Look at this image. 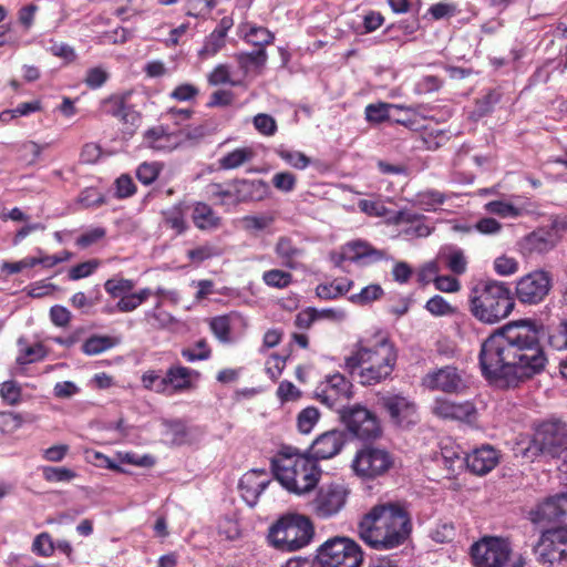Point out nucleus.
I'll list each match as a JSON object with an SVG mask.
<instances>
[{
	"label": "nucleus",
	"instance_id": "obj_1",
	"mask_svg": "<svg viewBox=\"0 0 567 567\" xmlns=\"http://www.w3.org/2000/svg\"><path fill=\"white\" fill-rule=\"evenodd\" d=\"M478 362L486 380L515 388L542 373L548 359L536 330L522 322L506 324L487 337Z\"/></svg>",
	"mask_w": 567,
	"mask_h": 567
},
{
	"label": "nucleus",
	"instance_id": "obj_2",
	"mask_svg": "<svg viewBox=\"0 0 567 567\" xmlns=\"http://www.w3.org/2000/svg\"><path fill=\"white\" fill-rule=\"evenodd\" d=\"M411 530L410 514L396 503L373 506L359 523L361 539L375 549H391L402 545Z\"/></svg>",
	"mask_w": 567,
	"mask_h": 567
},
{
	"label": "nucleus",
	"instance_id": "obj_3",
	"mask_svg": "<svg viewBox=\"0 0 567 567\" xmlns=\"http://www.w3.org/2000/svg\"><path fill=\"white\" fill-rule=\"evenodd\" d=\"M515 301L506 282L493 279L480 280L470 292V310L481 322L494 324L507 318Z\"/></svg>",
	"mask_w": 567,
	"mask_h": 567
},
{
	"label": "nucleus",
	"instance_id": "obj_4",
	"mask_svg": "<svg viewBox=\"0 0 567 567\" xmlns=\"http://www.w3.org/2000/svg\"><path fill=\"white\" fill-rule=\"evenodd\" d=\"M271 470L277 481L290 493L302 495L312 491L321 476V470L310 457L282 449L272 460Z\"/></svg>",
	"mask_w": 567,
	"mask_h": 567
},
{
	"label": "nucleus",
	"instance_id": "obj_5",
	"mask_svg": "<svg viewBox=\"0 0 567 567\" xmlns=\"http://www.w3.org/2000/svg\"><path fill=\"white\" fill-rule=\"evenodd\" d=\"M315 535L311 520L299 514L278 519L269 529L270 544L282 551H295L307 546Z\"/></svg>",
	"mask_w": 567,
	"mask_h": 567
},
{
	"label": "nucleus",
	"instance_id": "obj_6",
	"mask_svg": "<svg viewBox=\"0 0 567 567\" xmlns=\"http://www.w3.org/2000/svg\"><path fill=\"white\" fill-rule=\"evenodd\" d=\"M528 456L564 457L567 464V424L559 420L543 422L526 449Z\"/></svg>",
	"mask_w": 567,
	"mask_h": 567
},
{
	"label": "nucleus",
	"instance_id": "obj_7",
	"mask_svg": "<svg viewBox=\"0 0 567 567\" xmlns=\"http://www.w3.org/2000/svg\"><path fill=\"white\" fill-rule=\"evenodd\" d=\"M357 350L346 358V368L353 375L363 364H372L394 369L398 354L393 343L385 336H377L373 340H360Z\"/></svg>",
	"mask_w": 567,
	"mask_h": 567
},
{
	"label": "nucleus",
	"instance_id": "obj_8",
	"mask_svg": "<svg viewBox=\"0 0 567 567\" xmlns=\"http://www.w3.org/2000/svg\"><path fill=\"white\" fill-rule=\"evenodd\" d=\"M319 567H359L363 556L359 545L347 537H333L324 542L315 559Z\"/></svg>",
	"mask_w": 567,
	"mask_h": 567
},
{
	"label": "nucleus",
	"instance_id": "obj_9",
	"mask_svg": "<svg viewBox=\"0 0 567 567\" xmlns=\"http://www.w3.org/2000/svg\"><path fill=\"white\" fill-rule=\"evenodd\" d=\"M341 422L354 437L369 441L381 435V425L377 415L361 404H354L341 410Z\"/></svg>",
	"mask_w": 567,
	"mask_h": 567
},
{
	"label": "nucleus",
	"instance_id": "obj_10",
	"mask_svg": "<svg viewBox=\"0 0 567 567\" xmlns=\"http://www.w3.org/2000/svg\"><path fill=\"white\" fill-rule=\"evenodd\" d=\"M511 554L509 543L494 536H485L471 547L475 567H504L508 563Z\"/></svg>",
	"mask_w": 567,
	"mask_h": 567
},
{
	"label": "nucleus",
	"instance_id": "obj_11",
	"mask_svg": "<svg viewBox=\"0 0 567 567\" xmlns=\"http://www.w3.org/2000/svg\"><path fill=\"white\" fill-rule=\"evenodd\" d=\"M377 404L396 426L409 427L419 422L417 406L408 396L388 392L378 396Z\"/></svg>",
	"mask_w": 567,
	"mask_h": 567
},
{
	"label": "nucleus",
	"instance_id": "obj_12",
	"mask_svg": "<svg viewBox=\"0 0 567 567\" xmlns=\"http://www.w3.org/2000/svg\"><path fill=\"white\" fill-rule=\"evenodd\" d=\"M534 553L537 561L547 567L567 559V528L556 527L543 532Z\"/></svg>",
	"mask_w": 567,
	"mask_h": 567
},
{
	"label": "nucleus",
	"instance_id": "obj_13",
	"mask_svg": "<svg viewBox=\"0 0 567 567\" xmlns=\"http://www.w3.org/2000/svg\"><path fill=\"white\" fill-rule=\"evenodd\" d=\"M553 286V278L548 271L534 270L519 278L516 282L515 293L524 305H538L545 300Z\"/></svg>",
	"mask_w": 567,
	"mask_h": 567
},
{
	"label": "nucleus",
	"instance_id": "obj_14",
	"mask_svg": "<svg viewBox=\"0 0 567 567\" xmlns=\"http://www.w3.org/2000/svg\"><path fill=\"white\" fill-rule=\"evenodd\" d=\"M316 398L340 414L347 408L344 403L352 398V383L341 373L327 375L317 388Z\"/></svg>",
	"mask_w": 567,
	"mask_h": 567
},
{
	"label": "nucleus",
	"instance_id": "obj_15",
	"mask_svg": "<svg viewBox=\"0 0 567 567\" xmlns=\"http://www.w3.org/2000/svg\"><path fill=\"white\" fill-rule=\"evenodd\" d=\"M394 464V458L384 449L367 446L360 450L353 460V470L357 474L374 478L386 473Z\"/></svg>",
	"mask_w": 567,
	"mask_h": 567
},
{
	"label": "nucleus",
	"instance_id": "obj_16",
	"mask_svg": "<svg viewBox=\"0 0 567 567\" xmlns=\"http://www.w3.org/2000/svg\"><path fill=\"white\" fill-rule=\"evenodd\" d=\"M348 495L349 491L342 484L323 485L310 504L312 513L322 519L330 518L346 506Z\"/></svg>",
	"mask_w": 567,
	"mask_h": 567
},
{
	"label": "nucleus",
	"instance_id": "obj_17",
	"mask_svg": "<svg viewBox=\"0 0 567 567\" xmlns=\"http://www.w3.org/2000/svg\"><path fill=\"white\" fill-rule=\"evenodd\" d=\"M423 383L431 390H440L445 393H460L466 388L460 371L451 365L429 372L424 377Z\"/></svg>",
	"mask_w": 567,
	"mask_h": 567
},
{
	"label": "nucleus",
	"instance_id": "obj_18",
	"mask_svg": "<svg viewBox=\"0 0 567 567\" xmlns=\"http://www.w3.org/2000/svg\"><path fill=\"white\" fill-rule=\"evenodd\" d=\"M567 494H560L547 498L539 504L535 511L530 512V518L534 523H567Z\"/></svg>",
	"mask_w": 567,
	"mask_h": 567
},
{
	"label": "nucleus",
	"instance_id": "obj_19",
	"mask_svg": "<svg viewBox=\"0 0 567 567\" xmlns=\"http://www.w3.org/2000/svg\"><path fill=\"white\" fill-rule=\"evenodd\" d=\"M389 223L403 226L400 234L406 239L427 237L432 229L425 224L423 215L410 210H400L389 216Z\"/></svg>",
	"mask_w": 567,
	"mask_h": 567
},
{
	"label": "nucleus",
	"instance_id": "obj_20",
	"mask_svg": "<svg viewBox=\"0 0 567 567\" xmlns=\"http://www.w3.org/2000/svg\"><path fill=\"white\" fill-rule=\"evenodd\" d=\"M346 443V434L340 430H331L319 435L310 447L311 457L317 460H328L338 455Z\"/></svg>",
	"mask_w": 567,
	"mask_h": 567
},
{
	"label": "nucleus",
	"instance_id": "obj_21",
	"mask_svg": "<svg viewBox=\"0 0 567 567\" xmlns=\"http://www.w3.org/2000/svg\"><path fill=\"white\" fill-rule=\"evenodd\" d=\"M559 239L553 229L539 227L522 239L520 248L525 255H543L554 249Z\"/></svg>",
	"mask_w": 567,
	"mask_h": 567
},
{
	"label": "nucleus",
	"instance_id": "obj_22",
	"mask_svg": "<svg viewBox=\"0 0 567 567\" xmlns=\"http://www.w3.org/2000/svg\"><path fill=\"white\" fill-rule=\"evenodd\" d=\"M465 465L476 475L489 473L499 462V453L491 445H482L464 456Z\"/></svg>",
	"mask_w": 567,
	"mask_h": 567
},
{
	"label": "nucleus",
	"instance_id": "obj_23",
	"mask_svg": "<svg viewBox=\"0 0 567 567\" xmlns=\"http://www.w3.org/2000/svg\"><path fill=\"white\" fill-rule=\"evenodd\" d=\"M235 205L268 197L269 185L262 179H235Z\"/></svg>",
	"mask_w": 567,
	"mask_h": 567
},
{
	"label": "nucleus",
	"instance_id": "obj_24",
	"mask_svg": "<svg viewBox=\"0 0 567 567\" xmlns=\"http://www.w3.org/2000/svg\"><path fill=\"white\" fill-rule=\"evenodd\" d=\"M192 221L203 231L216 230L221 226V217L205 202H194L188 205Z\"/></svg>",
	"mask_w": 567,
	"mask_h": 567
},
{
	"label": "nucleus",
	"instance_id": "obj_25",
	"mask_svg": "<svg viewBox=\"0 0 567 567\" xmlns=\"http://www.w3.org/2000/svg\"><path fill=\"white\" fill-rule=\"evenodd\" d=\"M199 373L186 367L176 365L171 367L165 377L159 380L156 386L157 392H164L167 385H171L175 391H184L192 388V377H198Z\"/></svg>",
	"mask_w": 567,
	"mask_h": 567
},
{
	"label": "nucleus",
	"instance_id": "obj_26",
	"mask_svg": "<svg viewBox=\"0 0 567 567\" xmlns=\"http://www.w3.org/2000/svg\"><path fill=\"white\" fill-rule=\"evenodd\" d=\"M344 251H348L349 260L362 265H369L382 260L385 257L383 250L374 248L365 240L357 239L344 245Z\"/></svg>",
	"mask_w": 567,
	"mask_h": 567
},
{
	"label": "nucleus",
	"instance_id": "obj_27",
	"mask_svg": "<svg viewBox=\"0 0 567 567\" xmlns=\"http://www.w3.org/2000/svg\"><path fill=\"white\" fill-rule=\"evenodd\" d=\"M264 474L262 471L254 470L246 473L239 481L241 497L250 507L257 504L258 497L269 484L268 480H260Z\"/></svg>",
	"mask_w": 567,
	"mask_h": 567
},
{
	"label": "nucleus",
	"instance_id": "obj_28",
	"mask_svg": "<svg viewBox=\"0 0 567 567\" xmlns=\"http://www.w3.org/2000/svg\"><path fill=\"white\" fill-rule=\"evenodd\" d=\"M179 142L178 135L168 132L163 125L148 128L143 136L145 146L155 151H173L178 146Z\"/></svg>",
	"mask_w": 567,
	"mask_h": 567
},
{
	"label": "nucleus",
	"instance_id": "obj_29",
	"mask_svg": "<svg viewBox=\"0 0 567 567\" xmlns=\"http://www.w3.org/2000/svg\"><path fill=\"white\" fill-rule=\"evenodd\" d=\"M126 97L127 95H112L103 101V105L107 114L124 123L135 124L140 120V114L126 103Z\"/></svg>",
	"mask_w": 567,
	"mask_h": 567
},
{
	"label": "nucleus",
	"instance_id": "obj_30",
	"mask_svg": "<svg viewBox=\"0 0 567 567\" xmlns=\"http://www.w3.org/2000/svg\"><path fill=\"white\" fill-rule=\"evenodd\" d=\"M435 415L442 419L467 420L474 413V406L470 402L456 403L449 400H437L433 406Z\"/></svg>",
	"mask_w": 567,
	"mask_h": 567
},
{
	"label": "nucleus",
	"instance_id": "obj_31",
	"mask_svg": "<svg viewBox=\"0 0 567 567\" xmlns=\"http://www.w3.org/2000/svg\"><path fill=\"white\" fill-rule=\"evenodd\" d=\"M275 252L281 260V265L289 269H297L299 267L298 259L303 256V249L297 247L289 237H279Z\"/></svg>",
	"mask_w": 567,
	"mask_h": 567
},
{
	"label": "nucleus",
	"instance_id": "obj_32",
	"mask_svg": "<svg viewBox=\"0 0 567 567\" xmlns=\"http://www.w3.org/2000/svg\"><path fill=\"white\" fill-rule=\"evenodd\" d=\"M189 207L186 203L179 202L162 213L163 220L166 227L175 231L176 235H182L188 229L186 214Z\"/></svg>",
	"mask_w": 567,
	"mask_h": 567
},
{
	"label": "nucleus",
	"instance_id": "obj_33",
	"mask_svg": "<svg viewBox=\"0 0 567 567\" xmlns=\"http://www.w3.org/2000/svg\"><path fill=\"white\" fill-rule=\"evenodd\" d=\"M394 369L377 367L372 364H363L358 369L359 383L365 386L375 385L390 378Z\"/></svg>",
	"mask_w": 567,
	"mask_h": 567
},
{
	"label": "nucleus",
	"instance_id": "obj_34",
	"mask_svg": "<svg viewBox=\"0 0 567 567\" xmlns=\"http://www.w3.org/2000/svg\"><path fill=\"white\" fill-rule=\"evenodd\" d=\"M267 58L265 48L255 49L251 52H241L237 55L238 63L246 73L264 68Z\"/></svg>",
	"mask_w": 567,
	"mask_h": 567
},
{
	"label": "nucleus",
	"instance_id": "obj_35",
	"mask_svg": "<svg viewBox=\"0 0 567 567\" xmlns=\"http://www.w3.org/2000/svg\"><path fill=\"white\" fill-rule=\"evenodd\" d=\"M254 157V151L248 147L236 148L219 158L218 164L221 169H235L240 167Z\"/></svg>",
	"mask_w": 567,
	"mask_h": 567
},
{
	"label": "nucleus",
	"instance_id": "obj_36",
	"mask_svg": "<svg viewBox=\"0 0 567 567\" xmlns=\"http://www.w3.org/2000/svg\"><path fill=\"white\" fill-rule=\"evenodd\" d=\"M547 340L553 349L567 350V319H559L547 327Z\"/></svg>",
	"mask_w": 567,
	"mask_h": 567
},
{
	"label": "nucleus",
	"instance_id": "obj_37",
	"mask_svg": "<svg viewBox=\"0 0 567 567\" xmlns=\"http://www.w3.org/2000/svg\"><path fill=\"white\" fill-rule=\"evenodd\" d=\"M150 288H143L137 292H130L116 302L115 309L120 312H132L145 302L152 295Z\"/></svg>",
	"mask_w": 567,
	"mask_h": 567
},
{
	"label": "nucleus",
	"instance_id": "obj_38",
	"mask_svg": "<svg viewBox=\"0 0 567 567\" xmlns=\"http://www.w3.org/2000/svg\"><path fill=\"white\" fill-rule=\"evenodd\" d=\"M116 343L115 338L94 334L83 342L81 349L87 355H96L113 348Z\"/></svg>",
	"mask_w": 567,
	"mask_h": 567
},
{
	"label": "nucleus",
	"instance_id": "obj_39",
	"mask_svg": "<svg viewBox=\"0 0 567 567\" xmlns=\"http://www.w3.org/2000/svg\"><path fill=\"white\" fill-rule=\"evenodd\" d=\"M390 109L403 110L404 106L383 102L377 104H369L365 106L364 110L365 120L374 124L385 122L390 118Z\"/></svg>",
	"mask_w": 567,
	"mask_h": 567
},
{
	"label": "nucleus",
	"instance_id": "obj_40",
	"mask_svg": "<svg viewBox=\"0 0 567 567\" xmlns=\"http://www.w3.org/2000/svg\"><path fill=\"white\" fill-rule=\"evenodd\" d=\"M209 328L213 334L221 342V343H230L233 338L230 336L231 330V316L224 315L215 317L209 322Z\"/></svg>",
	"mask_w": 567,
	"mask_h": 567
},
{
	"label": "nucleus",
	"instance_id": "obj_41",
	"mask_svg": "<svg viewBox=\"0 0 567 567\" xmlns=\"http://www.w3.org/2000/svg\"><path fill=\"white\" fill-rule=\"evenodd\" d=\"M135 287V282L132 279L125 278H110L104 282L105 291L112 298H122V296H126L130 293Z\"/></svg>",
	"mask_w": 567,
	"mask_h": 567
},
{
	"label": "nucleus",
	"instance_id": "obj_42",
	"mask_svg": "<svg viewBox=\"0 0 567 567\" xmlns=\"http://www.w3.org/2000/svg\"><path fill=\"white\" fill-rule=\"evenodd\" d=\"M352 285V281H342L338 284H320L316 288V293L321 299H336L347 293Z\"/></svg>",
	"mask_w": 567,
	"mask_h": 567
},
{
	"label": "nucleus",
	"instance_id": "obj_43",
	"mask_svg": "<svg viewBox=\"0 0 567 567\" xmlns=\"http://www.w3.org/2000/svg\"><path fill=\"white\" fill-rule=\"evenodd\" d=\"M245 39L247 42L254 44L257 49L265 48V45L270 44L275 37L274 34L264 27L251 25L249 30L245 33Z\"/></svg>",
	"mask_w": 567,
	"mask_h": 567
},
{
	"label": "nucleus",
	"instance_id": "obj_44",
	"mask_svg": "<svg viewBox=\"0 0 567 567\" xmlns=\"http://www.w3.org/2000/svg\"><path fill=\"white\" fill-rule=\"evenodd\" d=\"M213 183L208 186L209 194L213 198L219 199L220 205L234 204L235 205V184L234 181L226 184Z\"/></svg>",
	"mask_w": 567,
	"mask_h": 567
},
{
	"label": "nucleus",
	"instance_id": "obj_45",
	"mask_svg": "<svg viewBox=\"0 0 567 567\" xmlns=\"http://www.w3.org/2000/svg\"><path fill=\"white\" fill-rule=\"evenodd\" d=\"M262 280L269 287L284 289L292 282V276L281 269H270L264 272Z\"/></svg>",
	"mask_w": 567,
	"mask_h": 567
},
{
	"label": "nucleus",
	"instance_id": "obj_46",
	"mask_svg": "<svg viewBox=\"0 0 567 567\" xmlns=\"http://www.w3.org/2000/svg\"><path fill=\"white\" fill-rule=\"evenodd\" d=\"M383 289L380 285L373 284L361 289L359 293L350 296L349 300L355 305L364 306L382 297Z\"/></svg>",
	"mask_w": 567,
	"mask_h": 567
},
{
	"label": "nucleus",
	"instance_id": "obj_47",
	"mask_svg": "<svg viewBox=\"0 0 567 567\" xmlns=\"http://www.w3.org/2000/svg\"><path fill=\"white\" fill-rule=\"evenodd\" d=\"M445 196L435 189H427L416 194L415 203L425 210L435 209L436 206L442 205Z\"/></svg>",
	"mask_w": 567,
	"mask_h": 567
},
{
	"label": "nucleus",
	"instance_id": "obj_48",
	"mask_svg": "<svg viewBox=\"0 0 567 567\" xmlns=\"http://www.w3.org/2000/svg\"><path fill=\"white\" fill-rule=\"evenodd\" d=\"M167 435L171 436L173 445H184L189 442V429L182 421H171L167 423Z\"/></svg>",
	"mask_w": 567,
	"mask_h": 567
},
{
	"label": "nucleus",
	"instance_id": "obj_49",
	"mask_svg": "<svg viewBox=\"0 0 567 567\" xmlns=\"http://www.w3.org/2000/svg\"><path fill=\"white\" fill-rule=\"evenodd\" d=\"M276 153L288 165L297 169H305L310 164V158L298 151H289L284 147H279L276 150Z\"/></svg>",
	"mask_w": 567,
	"mask_h": 567
},
{
	"label": "nucleus",
	"instance_id": "obj_50",
	"mask_svg": "<svg viewBox=\"0 0 567 567\" xmlns=\"http://www.w3.org/2000/svg\"><path fill=\"white\" fill-rule=\"evenodd\" d=\"M320 417L317 408L308 406L303 409L297 416V425L301 433L308 434L311 432Z\"/></svg>",
	"mask_w": 567,
	"mask_h": 567
},
{
	"label": "nucleus",
	"instance_id": "obj_51",
	"mask_svg": "<svg viewBox=\"0 0 567 567\" xmlns=\"http://www.w3.org/2000/svg\"><path fill=\"white\" fill-rule=\"evenodd\" d=\"M210 354L212 351L205 339L198 340L194 348H186L182 350V357L188 362L207 360L210 358Z\"/></svg>",
	"mask_w": 567,
	"mask_h": 567
},
{
	"label": "nucleus",
	"instance_id": "obj_52",
	"mask_svg": "<svg viewBox=\"0 0 567 567\" xmlns=\"http://www.w3.org/2000/svg\"><path fill=\"white\" fill-rule=\"evenodd\" d=\"M216 6V0H187L186 13L194 18H205Z\"/></svg>",
	"mask_w": 567,
	"mask_h": 567
},
{
	"label": "nucleus",
	"instance_id": "obj_53",
	"mask_svg": "<svg viewBox=\"0 0 567 567\" xmlns=\"http://www.w3.org/2000/svg\"><path fill=\"white\" fill-rule=\"evenodd\" d=\"M225 45V37L223 31H213L205 40L199 51L202 56H210L216 54Z\"/></svg>",
	"mask_w": 567,
	"mask_h": 567
},
{
	"label": "nucleus",
	"instance_id": "obj_54",
	"mask_svg": "<svg viewBox=\"0 0 567 567\" xmlns=\"http://www.w3.org/2000/svg\"><path fill=\"white\" fill-rule=\"evenodd\" d=\"M99 266L100 261L97 259H90L71 267L68 276L71 280H80L91 276Z\"/></svg>",
	"mask_w": 567,
	"mask_h": 567
},
{
	"label": "nucleus",
	"instance_id": "obj_55",
	"mask_svg": "<svg viewBox=\"0 0 567 567\" xmlns=\"http://www.w3.org/2000/svg\"><path fill=\"white\" fill-rule=\"evenodd\" d=\"M486 209L491 214L498 215L501 217H518L522 214L519 208L502 200H492L487 203Z\"/></svg>",
	"mask_w": 567,
	"mask_h": 567
},
{
	"label": "nucleus",
	"instance_id": "obj_56",
	"mask_svg": "<svg viewBox=\"0 0 567 567\" xmlns=\"http://www.w3.org/2000/svg\"><path fill=\"white\" fill-rule=\"evenodd\" d=\"M0 396L9 405H16L21 400V386L16 381H4L0 388Z\"/></svg>",
	"mask_w": 567,
	"mask_h": 567
},
{
	"label": "nucleus",
	"instance_id": "obj_57",
	"mask_svg": "<svg viewBox=\"0 0 567 567\" xmlns=\"http://www.w3.org/2000/svg\"><path fill=\"white\" fill-rule=\"evenodd\" d=\"M75 476V472L66 467L45 466L43 468V477L48 482H70Z\"/></svg>",
	"mask_w": 567,
	"mask_h": 567
},
{
	"label": "nucleus",
	"instance_id": "obj_58",
	"mask_svg": "<svg viewBox=\"0 0 567 567\" xmlns=\"http://www.w3.org/2000/svg\"><path fill=\"white\" fill-rule=\"evenodd\" d=\"M159 171L157 163H142L136 169V177L142 184L151 185L158 177Z\"/></svg>",
	"mask_w": 567,
	"mask_h": 567
},
{
	"label": "nucleus",
	"instance_id": "obj_59",
	"mask_svg": "<svg viewBox=\"0 0 567 567\" xmlns=\"http://www.w3.org/2000/svg\"><path fill=\"white\" fill-rule=\"evenodd\" d=\"M425 308L434 316H447L454 312V308L440 295L429 299Z\"/></svg>",
	"mask_w": 567,
	"mask_h": 567
},
{
	"label": "nucleus",
	"instance_id": "obj_60",
	"mask_svg": "<svg viewBox=\"0 0 567 567\" xmlns=\"http://www.w3.org/2000/svg\"><path fill=\"white\" fill-rule=\"evenodd\" d=\"M443 81L435 75H425L421 78L414 86V92L419 95L436 92L441 89Z\"/></svg>",
	"mask_w": 567,
	"mask_h": 567
},
{
	"label": "nucleus",
	"instance_id": "obj_61",
	"mask_svg": "<svg viewBox=\"0 0 567 567\" xmlns=\"http://www.w3.org/2000/svg\"><path fill=\"white\" fill-rule=\"evenodd\" d=\"M244 227L248 231H260L274 223V218L268 215L246 216L243 219Z\"/></svg>",
	"mask_w": 567,
	"mask_h": 567
},
{
	"label": "nucleus",
	"instance_id": "obj_62",
	"mask_svg": "<svg viewBox=\"0 0 567 567\" xmlns=\"http://www.w3.org/2000/svg\"><path fill=\"white\" fill-rule=\"evenodd\" d=\"M254 125L259 133L266 136H272L277 132L275 118L265 113L257 114L254 117Z\"/></svg>",
	"mask_w": 567,
	"mask_h": 567
},
{
	"label": "nucleus",
	"instance_id": "obj_63",
	"mask_svg": "<svg viewBox=\"0 0 567 567\" xmlns=\"http://www.w3.org/2000/svg\"><path fill=\"white\" fill-rule=\"evenodd\" d=\"M296 176L290 172H279L272 177V185L280 192L290 193L295 189Z\"/></svg>",
	"mask_w": 567,
	"mask_h": 567
},
{
	"label": "nucleus",
	"instance_id": "obj_64",
	"mask_svg": "<svg viewBox=\"0 0 567 567\" xmlns=\"http://www.w3.org/2000/svg\"><path fill=\"white\" fill-rule=\"evenodd\" d=\"M32 551L43 557L52 555L54 551V544L48 533H41L34 538Z\"/></svg>",
	"mask_w": 567,
	"mask_h": 567
}]
</instances>
